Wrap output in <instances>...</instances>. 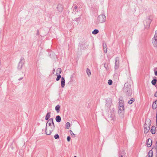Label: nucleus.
<instances>
[{"mask_svg": "<svg viewBox=\"0 0 157 157\" xmlns=\"http://www.w3.org/2000/svg\"><path fill=\"white\" fill-rule=\"evenodd\" d=\"M60 106L57 105L55 107V110L56 111L57 113H58L60 111Z\"/></svg>", "mask_w": 157, "mask_h": 157, "instance_id": "obj_22", "label": "nucleus"}, {"mask_svg": "<svg viewBox=\"0 0 157 157\" xmlns=\"http://www.w3.org/2000/svg\"><path fill=\"white\" fill-rule=\"evenodd\" d=\"M55 120L57 122L59 123L61 121V117L59 115H57L56 117Z\"/></svg>", "mask_w": 157, "mask_h": 157, "instance_id": "obj_19", "label": "nucleus"}, {"mask_svg": "<svg viewBox=\"0 0 157 157\" xmlns=\"http://www.w3.org/2000/svg\"><path fill=\"white\" fill-rule=\"evenodd\" d=\"M25 62V59L24 57H21L20 59L18 65L17 66V69L19 70H21L22 69L23 66L24 65Z\"/></svg>", "mask_w": 157, "mask_h": 157, "instance_id": "obj_6", "label": "nucleus"}, {"mask_svg": "<svg viewBox=\"0 0 157 157\" xmlns=\"http://www.w3.org/2000/svg\"><path fill=\"white\" fill-rule=\"evenodd\" d=\"M52 124L53 125V126L55 128V126L54 124V123L53 121H52L51 122Z\"/></svg>", "mask_w": 157, "mask_h": 157, "instance_id": "obj_35", "label": "nucleus"}, {"mask_svg": "<svg viewBox=\"0 0 157 157\" xmlns=\"http://www.w3.org/2000/svg\"><path fill=\"white\" fill-rule=\"evenodd\" d=\"M65 81L64 77H62L61 80V86L62 88L64 87L65 85Z\"/></svg>", "mask_w": 157, "mask_h": 157, "instance_id": "obj_13", "label": "nucleus"}, {"mask_svg": "<svg viewBox=\"0 0 157 157\" xmlns=\"http://www.w3.org/2000/svg\"><path fill=\"white\" fill-rule=\"evenodd\" d=\"M70 133L71 135H72V136L73 137H75L76 135H75L73 133V132L72 130H70Z\"/></svg>", "mask_w": 157, "mask_h": 157, "instance_id": "obj_29", "label": "nucleus"}, {"mask_svg": "<svg viewBox=\"0 0 157 157\" xmlns=\"http://www.w3.org/2000/svg\"><path fill=\"white\" fill-rule=\"evenodd\" d=\"M155 87L157 88V84L156 85H156H155Z\"/></svg>", "mask_w": 157, "mask_h": 157, "instance_id": "obj_46", "label": "nucleus"}, {"mask_svg": "<svg viewBox=\"0 0 157 157\" xmlns=\"http://www.w3.org/2000/svg\"><path fill=\"white\" fill-rule=\"evenodd\" d=\"M103 64H104V66L105 68L106 71H108L109 69L108 63H105Z\"/></svg>", "mask_w": 157, "mask_h": 157, "instance_id": "obj_21", "label": "nucleus"}, {"mask_svg": "<svg viewBox=\"0 0 157 157\" xmlns=\"http://www.w3.org/2000/svg\"><path fill=\"white\" fill-rule=\"evenodd\" d=\"M65 126L66 128L68 129L70 127V123L69 122L66 123L65 124Z\"/></svg>", "mask_w": 157, "mask_h": 157, "instance_id": "obj_28", "label": "nucleus"}, {"mask_svg": "<svg viewBox=\"0 0 157 157\" xmlns=\"http://www.w3.org/2000/svg\"><path fill=\"white\" fill-rule=\"evenodd\" d=\"M53 74H54V72L55 71V69H54V68H53Z\"/></svg>", "mask_w": 157, "mask_h": 157, "instance_id": "obj_43", "label": "nucleus"}, {"mask_svg": "<svg viewBox=\"0 0 157 157\" xmlns=\"http://www.w3.org/2000/svg\"><path fill=\"white\" fill-rule=\"evenodd\" d=\"M48 124V125L50 127L49 130V133H47L46 132L47 131H46V129H45V132L46 135H50L52 133V132L55 129V128L53 126L51 123H49Z\"/></svg>", "mask_w": 157, "mask_h": 157, "instance_id": "obj_10", "label": "nucleus"}, {"mask_svg": "<svg viewBox=\"0 0 157 157\" xmlns=\"http://www.w3.org/2000/svg\"><path fill=\"white\" fill-rule=\"evenodd\" d=\"M146 121V122L144 125V131L145 134H147L150 130L151 121L150 119H147Z\"/></svg>", "mask_w": 157, "mask_h": 157, "instance_id": "obj_2", "label": "nucleus"}, {"mask_svg": "<svg viewBox=\"0 0 157 157\" xmlns=\"http://www.w3.org/2000/svg\"><path fill=\"white\" fill-rule=\"evenodd\" d=\"M74 9H75L76 10L77 9V8H78V7L76 6H74Z\"/></svg>", "mask_w": 157, "mask_h": 157, "instance_id": "obj_37", "label": "nucleus"}, {"mask_svg": "<svg viewBox=\"0 0 157 157\" xmlns=\"http://www.w3.org/2000/svg\"><path fill=\"white\" fill-rule=\"evenodd\" d=\"M57 9L59 12H61L63 11V7L62 4H59L57 5Z\"/></svg>", "mask_w": 157, "mask_h": 157, "instance_id": "obj_12", "label": "nucleus"}, {"mask_svg": "<svg viewBox=\"0 0 157 157\" xmlns=\"http://www.w3.org/2000/svg\"><path fill=\"white\" fill-rule=\"evenodd\" d=\"M59 136L58 134H56L54 136V138L55 139H59Z\"/></svg>", "mask_w": 157, "mask_h": 157, "instance_id": "obj_30", "label": "nucleus"}, {"mask_svg": "<svg viewBox=\"0 0 157 157\" xmlns=\"http://www.w3.org/2000/svg\"><path fill=\"white\" fill-rule=\"evenodd\" d=\"M51 113L50 112H48L46 115V116H45V120L46 121L48 120V121L47 122L46 124V127H45L46 131L47 130V124L48 123V122H49V123H51V122H52L53 121V118H51L49 119L50 117Z\"/></svg>", "mask_w": 157, "mask_h": 157, "instance_id": "obj_4", "label": "nucleus"}, {"mask_svg": "<svg viewBox=\"0 0 157 157\" xmlns=\"http://www.w3.org/2000/svg\"><path fill=\"white\" fill-rule=\"evenodd\" d=\"M150 16L147 17L144 21V25L146 29H148L149 28L151 23L152 21V20L150 19Z\"/></svg>", "mask_w": 157, "mask_h": 157, "instance_id": "obj_5", "label": "nucleus"}, {"mask_svg": "<svg viewBox=\"0 0 157 157\" xmlns=\"http://www.w3.org/2000/svg\"><path fill=\"white\" fill-rule=\"evenodd\" d=\"M152 41L154 47L157 48V30L155 31V34L152 40Z\"/></svg>", "mask_w": 157, "mask_h": 157, "instance_id": "obj_8", "label": "nucleus"}, {"mask_svg": "<svg viewBox=\"0 0 157 157\" xmlns=\"http://www.w3.org/2000/svg\"><path fill=\"white\" fill-rule=\"evenodd\" d=\"M23 78V77H21V78H19L18 80L19 81H20L21 80H22Z\"/></svg>", "mask_w": 157, "mask_h": 157, "instance_id": "obj_42", "label": "nucleus"}, {"mask_svg": "<svg viewBox=\"0 0 157 157\" xmlns=\"http://www.w3.org/2000/svg\"><path fill=\"white\" fill-rule=\"evenodd\" d=\"M119 57H116L115 58V63L114 69L115 70L118 69L119 67Z\"/></svg>", "mask_w": 157, "mask_h": 157, "instance_id": "obj_9", "label": "nucleus"}, {"mask_svg": "<svg viewBox=\"0 0 157 157\" xmlns=\"http://www.w3.org/2000/svg\"><path fill=\"white\" fill-rule=\"evenodd\" d=\"M153 156V152L152 150H150L148 152V157H152Z\"/></svg>", "mask_w": 157, "mask_h": 157, "instance_id": "obj_24", "label": "nucleus"}, {"mask_svg": "<svg viewBox=\"0 0 157 157\" xmlns=\"http://www.w3.org/2000/svg\"><path fill=\"white\" fill-rule=\"evenodd\" d=\"M157 108V100L155 101L152 105V108L153 109H155Z\"/></svg>", "mask_w": 157, "mask_h": 157, "instance_id": "obj_15", "label": "nucleus"}, {"mask_svg": "<svg viewBox=\"0 0 157 157\" xmlns=\"http://www.w3.org/2000/svg\"><path fill=\"white\" fill-rule=\"evenodd\" d=\"M79 18L80 17H78L75 18L73 20L75 21H77Z\"/></svg>", "mask_w": 157, "mask_h": 157, "instance_id": "obj_34", "label": "nucleus"}, {"mask_svg": "<svg viewBox=\"0 0 157 157\" xmlns=\"http://www.w3.org/2000/svg\"><path fill=\"white\" fill-rule=\"evenodd\" d=\"M146 144L147 147H151L152 144V141L151 139L149 138L147 140Z\"/></svg>", "mask_w": 157, "mask_h": 157, "instance_id": "obj_11", "label": "nucleus"}, {"mask_svg": "<svg viewBox=\"0 0 157 157\" xmlns=\"http://www.w3.org/2000/svg\"><path fill=\"white\" fill-rule=\"evenodd\" d=\"M99 30L97 29H95L92 32V33L94 35H96L99 33Z\"/></svg>", "mask_w": 157, "mask_h": 157, "instance_id": "obj_25", "label": "nucleus"}, {"mask_svg": "<svg viewBox=\"0 0 157 157\" xmlns=\"http://www.w3.org/2000/svg\"><path fill=\"white\" fill-rule=\"evenodd\" d=\"M124 153V151H121L118 153V155L119 157H123V155Z\"/></svg>", "mask_w": 157, "mask_h": 157, "instance_id": "obj_20", "label": "nucleus"}, {"mask_svg": "<svg viewBox=\"0 0 157 157\" xmlns=\"http://www.w3.org/2000/svg\"><path fill=\"white\" fill-rule=\"evenodd\" d=\"M156 117L157 118V116H156Z\"/></svg>", "mask_w": 157, "mask_h": 157, "instance_id": "obj_48", "label": "nucleus"}, {"mask_svg": "<svg viewBox=\"0 0 157 157\" xmlns=\"http://www.w3.org/2000/svg\"><path fill=\"white\" fill-rule=\"evenodd\" d=\"M106 105L109 108L110 107L112 103L111 100L110 98H108L106 101Z\"/></svg>", "mask_w": 157, "mask_h": 157, "instance_id": "obj_14", "label": "nucleus"}, {"mask_svg": "<svg viewBox=\"0 0 157 157\" xmlns=\"http://www.w3.org/2000/svg\"><path fill=\"white\" fill-rule=\"evenodd\" d=\"M156 126L157 127V118H156Z\"/></svg>", "mask_w": 157, "mask_h": 157, "instance_id": "obj_41", "label": "nucleus"}, {"mask_svg": "<svg viewBox=\"0 0 157 157\" xmlns=\"http://www.w3.org/2000/svg\"><path fill=\"white\" fill-rule=\"evenodd\" d=\"M57 72H59L58 74H60L62 72V70L61 68H59L57 69Z\"/></svg>", "mask_w": 157, "mask_h": 157, "instance_id": "obj_31", "label": "nucleus"}, {"mask_svg": "<svg viewBox=\"0 0 157 157\" xmlns=\"http://www.w3.org/2000/svg\"><path fill=\"white\" fill-rule=\"evenodd\" d=\"M135 100L134 98H131L130 100L128 101V103L129 104H131L135 101Z\"/></svg>", "mask_w": 157, "mask_h": 157, "instance_id": "obj_26", "label": "nucleus"}, {"mask_svg": "<svg viewBox=\"0 0 157 157\" xmlns=\"http://www.w3.org/2000/svg\"><path fill=\"white\" fill-rule=\"evenodd\" d=\"M154 96L155 97H157V91H156L155 93Z\"/></svg>", "mask_w": 157, "mask_h": 157, "instance_id": "obj_39", "label": "nucleus"}, {"mask_svg": "<svg viewBox=\"0 0 157 157\" xmlns=\"http://www.w3.org/2000/svg\"><path fill=\"white\" fill-rule=\"evenodd\" d=\"M155 72V75H157V71H154Z\"/></svg>", "mask_w": 157, "mask_h": 157, "instance_id": "obj_38", "label": "nucleus"}, {"mask_svg": "<svg viewBox=\"0 0 157 157\" xmlns=\"http://www.w3.org/2000/svg\"><path fill=\"white\" fill-rule=\"evenodd\" d=\"M123 91L127 96H130L132 94V90L131 88V85L128 82L125 83L123 87Z\"/></svg>", "mask_w": 157, "mask_h": 157, "instance_id": "obj_1", "label": "nucleus"}, {"mask_svg": "<svg viewBox=\"0 0 157 157\" xmlns=\"http://www.w3.org/2000/svg\"><path fill=\"white\" fill-rule=\"evenodd\" d=\"M36 35H39V31L38 29L37 30V33Z\"/></svg>", "mask_w": 157, "mask_h": 157, "instance_id": "obj_40", "label": "nucleus"}, {"mask_svg": "<svg viewBox=\"0 0 157 157\" xmlns=\"http://www.w3.org/2000/svg\"><path fill=\"white\" fill-rule=\"evenodd\" d=\"M157 82V79L156 77H154L153 78V79L151 81V84L153 85H155Z\"/></svg>", "mask_w": 157, "mask_h": 157, "instance_id": "obj_16", "label": "nucleus"}, {"mask_svg": "<svg viewBox=\"0 0 157 157\" xmlns=\"http://www.w3.org/2000/svg\"><path fill=\"white\" fill-rule=\"evenodd\" d=\"M71 139V137L70 136H67V140L68 142H69Z\"/></svg>", "mask_w": 157, "mask_h": 157, "instance_id": "obj_33", "label": "nucleus"}, {"mask_svg": "<svg viewBox=\"0 0 157 157\" xmlns=\"http://www.w3.org/2000/svg\"><path fill=\"white\" fill-rule=\"evenodd\" d=\"M74 157H77L76 156H75Z\"/></svg>", "mask_w": 157, "mask_h": 157, "instance_id": "obj_47", "label": "nucleus"}, {"mask_svg": "<svg viewBox=\"0 0 157 157\" xmlns=\"http://www.w3.org/2000/svg\"><path fill=\"white\" fill-rule=\"evenodd\" d=\"M86 72L87 75H88L89 76H90L91 75V74L90 70L88 68H87L86 69Z\"/></svg>", "mask_w": 157, "mask_h": 157, "instance_id": "obj_27", "label": "nucleus"}, {"mask_svg": "<svg viewBox=\"0 0 157 157\" xmlns=\"http://www.w3.org/2000/svg\"><path fill=\"white\" fill-rule=\"evenodd\" d=\"M106 20V18L104 14H101L98 16L97 18L98 21L101 23L105 22Z\"/></svg>", "mask_w": 157, "mask_h": 157, "instance_id": "obj_7", "label": "nucleus"}, {"mask_svg": "<svg viewBox=\"0 0 157 157\" xmlns=\"http://www.w3.org/2000/svg\"><path fill=\"white\" fill-rule=\"evenodd\" d=\"M122 99V98H121ZM119 110L118 113H123L124 112V101L123 99H119Z\"/></svg>", "mask_w": 157, "mask_h": 157, "instance_id": "obj_3", "label": "nucleus"}, {"mask_svg": "<svg viewBox=\"0 0 157 157\" xmlns=\"http://www.w3.org/2000/svg\"><path fill=\"white\" fill-rule=\"evenodd\" d=\"M108 84L109 85H111L113 83V81L111 79H109L108 81Z\"/></svg>", "mask_w": 157, "mask_h": 157, "instance_id": "obj_32", "label": "nucleus"}, {"mask_svg": "<svg viewBox=\"0 0 157 157\" xmlns=\"http://www.w3.org/2000/svg\"><path fill=\"white\" fill-rule=\"evenodd\" d=\"M73 77V75H71V78H72Z\"/></svg>", "mask_w": 157, "mask_h": 157, "instance_id": "obj_45", "label": "nucleus"}, {"mask_svg": "<svg viewBox=\"0 0 157 157\" xmlns=\"http://www.w3.org/2000/svg\"><path fill=\"white\" fill-rule=\"evenodd\" d=\"M56 75L57 76V78L56 79V80L57 81H58L59 80V79H60V78L61 77V76L60 75V74H58V73H56Z\"/></svg>", "mask_w": 157, "mask_h": 157, "instance_id": "obj_23", "label": "nucleus"}, {"mask_svg": "<svg viewBox=\"0 0 157 157\" xmlns=\"http://www.w3.org/2000/svg\"><path fill=\"white\" fill-rule=\"evenodd\" d=\"M103 46L104 52L106 53L107 52V48L106 44L105 43H103Z\"/></svg>", "mask_w": 157, "mask_h": 157, "instance_id": "obj_18", "label": "nucleus"}, {"mask_svg": "<svg viewBox=\"0 0 157 157\" xmlns=\"http://www.w3.org/2000/svg\"><path fill=\"white\" fill-rule=\"evenodd\" d=\"M155 149L156 150V157H157V149Z\"/></svg>", "mask_w": 157, "mask_h": 157, "instance_id": "obj_44", "label": "nucleus"}, {"mask_svg": "<svg viewBox=\"0 0 157 157\" xmlns=\"http://www.w3.org/2000/svg\"><path fill=\"white\" fill-rule=\"evenodd\" d=\"M155 149H157V141L156 142L155 144Z\"/></svg>", "mask_w": 157, "mask_h": 157, "instance_id": "obj_36", "label": "nucleus"}, {"mask_svg": "<svg viewBox=\"0 0 157 157\" xmlns=\"http://www.w3.org/2000/svg\"><path fill=\"white\" fill-rule=\"evenodd\" d=\"M150 132H151V133L153 134H155V126H153L151 127Z\"/></svg>", "mask_w": 157, "mask_h": 157, "instance_id": "obj_17", "label": "nucleus"}]
</instances>
